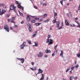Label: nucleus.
Segmentation results:
<instances>
[{
  "mask_svg": "<svg viewBox=\"0 0 80 80\" xmlns=\"http://www.w3.org/2000/svg\"><path fill=\"white\" fill-rule=\"evenodd\" d=\"M10 9L9 10V12H10L11 10H12L13 9L14 11L15 12H17V11L16 10V7H15L14 4H11L10 6Z\"/></svg>",
  "mask_w": 80,
  "mask_h": 80,
  "instance_id": "nucleus-1",
  "label": "nucleus"
},
{
  "mask_svg": "<svg viewBox=\"0 0 80 80\" xmlns=\"http://www.w3.org/2000/svg\"><path fill=\"white\" fill-rule=\"evenodd\" d=\"M15 4H18V8H21L23 11L24 10V7L23 6H21V4L20 3H19L18 1H16V2Z\"/></svg>",
  "mask_w": 80,
  "mask_h": 80,
  "instance_id": "nucleus-2",
  "label": "nucleus"
},
{
  "mask_svg": "<svg viewBox=\"0 0 80 80\" xmlns=\"http://www.w3.org/2000/svg\"><path fill=\"white\" fill-rule=\"evenodd\" d=\"M15 17H12V18L11 19H8V22H14L15 24V22H14V20L15 19Z\"/></svg>",
  "mask_w": 80,
  "mask_h": 80,
  "instance_id": "nucleus-3",
  "label": "nucleus"
},
{
  "mask_svg": "<svg viewBox=\"0 0 80 80\" xmlns=\"http://www.w3.org/2000/svg\"><path fill=\"white\" fill-rule=\"evenodd\" d=\"M26 42H24L22 44H21V45L20 46V48L21 49H23L24 47H26V46H28V45H26Z\"/></svg>",
  "mask_w": 80,
  "mask_h": 80,
  "instance_id": "nucleus-4",
  "label": "nucleus"
},
{
  "mask_svg": "<svg viewBox=\"0 0 80 80\" xmlns=\"http://www.w3.org/2000/svg\"><path fill=\"white\" fill-rule=\"evenodd\" d=\"M6 12V9H2L1 12V10H0V15H2L3 14H4V13H5Z\"/></svg>",
  "mask_w": 80,
  "mask_h": 80,
  "instance_id": "nucleus-5",
  "label": "nucleus"
},
{
  "mask_svg": "<svg viewBox=\"0 0 80 80\" xmlns=\"http://www.w3.org/2000/svg\"><path fill=\"white\" fill-rule=\"evenodd\" d=\"M35 19L36 20L38 19V22H41V21H43V18H41L40 19L39 18H35Z\"/></svg>",
  "mask_w": 80,
  "mask_h": 80,
  "instance_id": "nucleus-6",
  "label": "nucleus"
},
{
  "mask_svg": "<svg viewBox=\"0 0 80 80\" xmlns=\"http://www.w3.org/2000/svg\"><path fill=\"white\" fill-rule=\"evenodd\" d=\"M4 29L7 31L8 32H9V28L8 26H4Z\"/></svg>",
  "mask_w": 80,
  "mask_h": 80,
  "instance_id": "nucleus-7",
  "label": "nucleus"
},
{
  "mask_svg": "<svg viewBox=\"0 0 80 80\" xmlns=\"http://www.w3.org/2000/svg\"><path fill=\"white\" fill-rule=\"evenodd\" d=\"M50 41L48 45H52V44H53V42H54L53 40H52V39H50Z\"/></svg>",
  "mask_w": 80,
  "mask_h": 80,
  "instance_id": "nucleus-8",
  "label": "nucleus"
},
{
  "mask_svg": "<svg viewBox=\"0 0 80 80\" xmlns=\"http://www.w3.org/2000/svg\"><path fill=\"white\" fill-rule=\"evenodd\" d=\"M39 54L38 55V57H42L43 55V53H42V52H39Z\"/></svg>",
  "mask_w": 80,
  "mask_h": 80,
  "instance_id": "nucleus-9",
  "label": "nucleus"
},
{
  "mask_svg": "<svg viewBox=\"0 0 80 80\" xmlns=\"http://www.w3.org/2000/svg\"><path fill=\"white\" fill-rule=\"evenodd\" d=\"M17 59H18V60H20V61H21L22 63H24L25 61L24 58H17Z\"/></svg>",
  "mask_w": 80,
  "mask_h": 80,
  "instance_id": "nucleus-10",
  "label": "nucleus"
},
{
  "mask_svg": "<svg viewBox=\"0 0 80 80\" xmlns=\"http://www.w3.org/2000/svg\"><path fill=\"white\" fill-rule=\"evenodd\" d=\"M43 70H42L41 69V68H39L38 70V72L37 74H40V73H42V72H43Z\"/></svg>",
  "mask_w": 80,
  "mask_h": 80,
  "instance_id": "nucleus-11",
  "label": "nucleus"
},
{
  "mask_svg": "<svg viewBox=\"0 0 80 80\" xmlns=\"http://www.w3.org/2000/svg\"><path fill=\"white\" fill-rule=\"evenodd\" d=\"M31 18L29 15H27V21H30V20Z\"/></svg>",
  "mask_w": 80,
  "mask_h": 80,
  "instance_id": "nucleus-12",
  "label": "nucleus"
},
{
  "mask_svg": "<svg viewBox=\"0 0 80 80\" xmlns=\"http://www.w3.org/2000/svg\"><path fill=\"white\" fill-rule=\"evenodd\" d=\"M60 23V21H58V22H57L56 27H57V28H59L60 26H59Z\"/></svg>",
  "mask_w": 80,
  "mask_h": 80,
  "instance_id": "nucleus-13",
  "label": "nucleus"
},
{
  "mask_svg": "<svg viewBox=\"0 0 80 80\" xmlns=\"http://www.w3.org/2000/svg\"><path fill=\"white\" fill-rule=\"evenodd\" d=\"M61 53L60 55V56H62V57L63 58V50H61Z\"/></svg>",
  "mask_w": 80,
  "mask_h": 80,
  "instance_id": "nucleus-14",
  "label": "nucleus"
},
{
  "mask_svg": "<svg viewBox=\"0 0 80 80\" xmlns=\"http://www.w3.org/2000/svg\"><path fill=\"white\" fill-rule=\"evenodd\" d=\"M45 52L46 53H51V50H45Z\"/></svg>",
  "mask_w": 80,
  "mask_h": 80,
  "instance_id": "nucleus-15",
  "label": "nucleus"
},
{
  "mask_svg": "<svg viewBox=\"0 0 80 80\" xmlns=\"http://www.w3.org/2000/svg\"><path fill=\"white\" fill-rule=\"evenodd\" d=\"M57 14L56 13V12H54V19H55L56 21L57 19Z\"/></svg>",
  "mask_w": 80,
  "mask_h": 80,
  "instance_id": "nucleus-16",
  "label": "nucleus"
},
{
  "mask_svg": "<svg viewBox=\"0 0 80 80\" xmlns=\"http://www.w3.org/2000/svg\"><path fill=\"white\" fill-rule=\"evenodd\" d=\"M37 68V67H34L33 68H30L31 70H32L34 71V70H36Z\"/></svg>",
  "mask_w": 80,
  "mask_h": 80,
  "instance_id": "nucleus-17",
  "label": "nucleus"
},
{
  "mask_svg": "<svg viewBox=\"0 0 80 80\" xmlns=\"http://www.w3.org/2000/svg\"><path fill=\"white\" fill-rule=\"evenodd\" d=\"M75 22H76L77 24H78V25L77 26V27L80 28V24L78 21H75Z\"/></svg>",
  "mask_w": 80,
  "mask_h": 80,
  "instance_id": "nucleus-18",
  "label": "nucleus"
},
{
  "mask_svg": "<svg viewBox=\"0 0 80 80\" xmlns=\"http://www.w3.org/2000/svg\"><path fill=\"white\" fill-rule=\"evenodd\" d=\"M44 78V74H42V77L41 78L40 80H43Z\"/></svg>",
  "mask_w": 80,
  "mask_h": 80,
  "instance_id": "nucleus-19",
  "label": "nucleus"
},
{
  "mask_svg": "<svg viewBox=\"0 0 80 80\" xmlns=\"http://www.w3.org/2000/svg\"><path fill=\"white\" fill-rule=\"evenodd\" d=\"M65 23L66 25H67L68 26L69 25V23L68 22L67 19H65Z\"/></svg>",
  "mask_w": 80,
  "mask_h": 80,
  "instance_id": "nucleus-20",
  "label": "nucleus"
},
{
  "mask_svg": "<svg viewBox=\"0 0 80 80\" xmlns=\"http://www.w3.org/2000/svg\"><path fill=\"white\" fill-rule=\"evenodd\" d=\"M27 42L29 43V44H30V45L32 44L31 41H30V40H27Z\"/></svg>",
  "mask_w": 80,
  "mask_h": 80,
  "instance_id": "nucleus-21",
  "label": "nucleus"
},
{
  "mask_svg": "<svg viewBox=\"0 0 80 80\" xmlns=\"http://www.w3.org/2000/svg\"><path fill=\"white\" fill-rule=\"evenodd\" d=\"M34 44H35V46L36 47H37L38 46V43L37 42H36V41H35Z\"/></svg>",
  "mask_w": 80,
  "mask_h": 80,
  "instance_id": "nucleus-22",
  "label": "nucleus"
},
{
  "mask_svg": "<svg viewBox=\"0 0 80 80\" xmlns=\"http://www.w3.org/2000/svg\"><path fill=\"white\" fill-rule=\"evenodd\" d=\"M5 6V5L4 4H3L2 3H1L0 4V6L3 7V6Z\"/></svg>",
  "mask_w": 80,
  "mask_h": 80,
  "instance_id": "nucleus-23",
  "label": "nucleus"
},
{
  "mask_svg": "<svg viewBox=\"0 0 80 80\" xmlns=\"http://www.w3.org/2000/svg\"><path fill=\"white\" fill-rule=\"evenodd\" d=\"M70 26H72L73 27H75V26H76V25H75V24H70Z\"/></svg>",
  "mask_w": 80,
  "mask_h": 80,
  "instance_id": "nucleus-24",
  "label": "nucleus"
},
{
  "mask_svg": "<svg viewBox=\"0 0 80 80\" xmlns=\"http://www.w3.org/2000/svg\"><path fill=\"white\" fill-rule=\"evenodd\" d=\"M63 0H62L61 1H60V3H61V4H62V6H63Z\"/></svg>",
  "mask_w": 80,
  "mask_h": 80,
  "instance_id": "nucleus-25",
  "label": "nucleus"
},
{
  "mask_svg": "<svg viewBox=\"0 0 80 80\" xmlns=\"http://www.w3.org/2000/svg\"><path fill=\"white\" fill-rule=\"evenodd\" d=\"M58 47V45H57V44H56V45L55 46L54 48V50H56V49Z\"/></svg>",
  "mask_w": 80,
  "mask_h": 80,
  "instance_id": "nucleus-26",
  "label": "nucleus"
},
{
  "mask_svg": "<svg viewBox=\"0 0 80 80\" xmlns=\"http://www.w3.org/2000/svg\"><path fill=\"white\" fill-rule=\"evenodd\" d=\"M47 43H49L50 42V39L48 38V39H47Z\"/></svg>",
  "mask_w": 80,
  "mask_h": 80,
  "instance_id": "nucleus-27",
  "label": "nucleus"
},
{
  "mask_svg": "<svg viewBox=\"0 0 80 80\" xmlns=\"http://www.w3.org/2000/svg\"><path fill=\"white\" fill-rule=\"evenodd\" d=\"M41 23H35V24L37 25V26H38V25H40V24H41Z\"/></svg>",
  "mask_w": 80,
  "mask_h": 80,
  "instance_id": "nucleus-28",
  "label": "nucleus"
},
{
  "mask_svg": "<svg viewBox=\"0 0 80 80\" xmlns=\"http://www.w3.org/2000/svg\"><path fill=\"white\" fill-rule=\"evenodd\" d=\"M29 31H31V25L30 24V26H29Z\"/></svg>",
  "mask_w": 80,
  "mask_h": 80,
  "instance_id": "nucleus-29",
  "label": "nucleus"
},
{
  "mask_svg": "<svg viewBox=\"0 0 80 80\" xmlns=\"http://www.w3.org/2000/svg\"><path fill=\"white\" fill-rule=\"evenodd\" d=\"M73 77H74L73 76L71 77H70V80H72V79H73Z\"/></svg>",
  "mask_w": 80,
  "mask_h": 80,
  "instance_id": "nucleus-30",
  "label": "nucleus"
},
{
  "mask_svg": "<svg viewBox=\"0 0 80 80\" xmlns=\"http://www.w3.org/2000/svg\"><path fill=\"white\" fill-rule=\"evenodd\" d=\"M51 37V35H50V34H48V38H50V37Z\"/></svg>",
  "mask_w": 80,
  "mask_h": 80,
  "instance_id": "nucleus-31",
  "label": "nucleus"
},
{
  "mask_svg": "<svg viewBox=\"0 0 80 80\" xmlns=\"http://www.w3.org/2000/svg\"><path fill=\"white\" fill-rule=\"evenodd\" d=\"M56 19H54L53 21V22L54 23H56Z\"/></svg>",
  "mask_w": 80,
  "mask_h": 80,
  "instance_id": "nucleus-32",
  "label": "nucleus"
},
{
  "mask_svg": "<svg viewBox=\"0 0 80 80\" xmlns=\"http://www.w3.org/2000/svg\"><path fill=\"white\" fill-rule=\"evenodd\" d=\"M49 21V19H47V20H46L45 21V22H48Z\"/></svg>",
  "mask_w": 80,
  "mask_h": 80,
  "instance_id": "nucleus-33",
  "label": "nucleus"
},
{
  "mask_svg": "<svg viewBox=\"0 0 80 80\" xmlns=\"http://www.w3.org/2000/svg\"><path fill=\"white\" fill-rule=\"evenodd\" d=\"M47 14H44V18H45L46 17H47Z\"/></svg>",
  "mask_w": 80,
  "mask_h": 80,
  "instance_id": "nucleus-34",
  "label": "nucleus"
},
{
  "mask_svg": "<svg viewBox=\"0 0 80 80\" xmlns=\"http://www.w3.org/2000/svg\"><path fill=\"white\" fill-rule=\"evenodd\" d=\"M27 24L29 28L30 26V23H29V22H28Z\"/></svg>",
  "mask_w": 80,
  "mask_h": 80,
  "instance_id": "nucleus-35",
  "label": "nucleus"
},
{
  "mask_svg": "<svg viewBox=\"0 0 80 80\" xmlns=\"http://www.w3.org/2000/svg\"><path fill=\"white\" fill-rule=\"evenodd\" d=\"M77 56H78V57L79 58H80V53H78V54H77Z\"/></svg>",
  "mask_w": 80,
  "mask_h": 80,
  "instance_id": "nucleus-36",
  "label": "nucleus"
},
{
  "mask_svg": "<svg viewBox=\"0 0 80 80\" xmlns=\"http://www.w3.org/2000/svg\"><path fill=\"white\" fill-rule=\"evenodd\" d=\"M61 25H62V27L63 26H64V23L63 21H62V23H61Z\"/></svg>",
  "mask_w": 80,
  "mask_h": 80,
  "instance_id": "nucleus-37",
  "label": "nucleus"
},
{
  "mask_svg": "<svg viewBox=\"0 0 80 80\" xmlns=\"http://www.w3.org/2000/svg\"><path fill=\"white\" fill-rule=\"evenodd\" d=\"M47 3H43L42 4L43 6H47Z\"/></svg>",
  "mask_w": 80,
  "mask_h": 80,
  "instance_id": "nucleus-38",
  "label": "nucleus"
},
{
  "mask_svg": "<svg viewBox=\"0 0 80 80\" xmlns=\"http://www.w3.org/2000/svg\"><path fill=\"white\" fill-rule=\"evenodd\" d=\"M31 22H32L35 23V20H32V21H31Z\"/></svg>",
  "mask_w": 80,
  "mask_h": 80,
  "instance_id": "nucleus-39",
  "label": "nucleus"
},
{
  "mask_svg": "<svg viewBox=\"0 0 80 80\" xmlns=\"http://www.w3.org/2000/svg\"><path fill=\"white\" fill-rule=\"evenodd\" d=\"M75 67L76 68H78L79 67L78 65H76V66Z\"/></svg>",
  "mask_w": 80,
  "mask_h": 80,
  "instance_id": "nucleus-40",
  "label": "nucleus"
},
{
  "mask_svg": "<svg viewBox=\"0 0 80 80\" xmlns=\"http://www.w3.org/2000/svg\"><path fill=\"white\" fill-rule=\"evenodd\" d=\"M62 26H61L58 28V29H62Z\"/></svg>",
  "mask_w": 80,
  "mask_h": 80,
  "instance_id": "nucleus-41",
  "label": "nucleus"
},
{
  "mask_svg": "<svg viewBox=\"0 0 80 80\" xmlns=\"http://www.w3.org/2000/svg\"><path fill=\"white\" fill-rule=\"evenodd\" d=\"M9 16H10V14H7V15L6 17H8V18Z\"/></svg>",
  "mask_w": 80,
  "mask_h": 80,
  "instance_id": "nucleus-42",
  "label": "nucleus"
},
{
  "mask_svg": "<svg viewBox=\"0 0 80 80\" xmlns=\"http://www.w3.org/2000/svg\"><path fill=\"white\" fill-rule=\"evenodd\" d=\"M74 68H75V67H72L71 68L72 71V70H73V69H74Z\"/></svg>",
  "mask_w": 80,
  "mask_h": 80,
  "instance_id": "nucleus-43",
  "label": "nucleus"
},
{
  "mask_svg": "<svg viewBox=\"0 0 80 80\" xmlns=\"http://www.w3.org/2000/svg\"><path fill=\"white\" fill-rule=\"evenodd\" d=\"M36 35V34H34L32 36L33 37H35Z\"/></svg>",
  "mask_w": 80,
  "mask_h": 80,
  "instance_id": "nucleus-44",
  "label": "nucleus"
},
{
  "mask_svg": "<svg viewBox=\"0 0 80 80\" xmlns=\"http://www.w3.org/2000/svg\"><path fill=\"white\" fill-rule=\"evenodd\" d=\"M58 51L57 50V49H56L55 50V52H56V53H57Z\"/></svg>",
  "mask_w": 80,
  "mask_h": 80,
  "instance_id": "nucleus-45",
  "label": "nucleus"
},
{
  "mask_svg": "<svg viewBox=\"0 0 80 80\" xmlns=\"http://www.w3.org/2000/svg\"><path fill=\"white\" fill-rule=\"evenodd\" d=\"M69 70H70V69H67L66 70V72H68V71H69Z\"/></svg>",
  "mask_w": 80,
  "mask_h": 80,
  "instance_id": "nucleus-46",
  "label": "nucleus"
},
{
  "mask_svg": "<svg viewBox=\"0 0 80 80\" xmlns=\"http://www.w3.org/2000/svg\"><path fill=\"white\" fill-rule=\"evenodd\" d=\"M34 8H35L36 9H38V8L37 6H34Z\"/></svg>",
  "mask_w": 80,
  "mask_h": 80,
  "instance_id": "nucleus-47",
  "label": "nucleus"
},
{
  "mask_svg": "<svg viewBox=\"0 0 80 80\" xmlns=\"http://www.w3.org/2000/svg\"><path fill=\"white\" fill-rule=\"evenodd\" d=\"M78 77H75L74 78V80H76V79H77Z\"/></svg>",
  "mask_w": 80,
  "mask_h": 80,
  "instance_id": "nucleus-48",
  "label": "nucleus"
},
{
  "mask_svg": "<svg viewBox=\"0 0 80 80\" xmlns=\"http://www.w3.org/2000/svg\"><path fill=\"white\" fill-rule=\"evenodd\" d=\"M34 63L33 62H32V65H34Z\"/></svg>",
  "mask_w": 80,
  "mask_h": 80,
  "instance_id": "nucleus-49",
  "label": "nucleus"
},
{
  "mask_svg": "<svg viewBox=\"0 0 80 80\" xmlns=\"http://www.w3.org/2000/svg\"><path fill=\"white\" fill-rule=\"evenodd\" d=\"M44 57L45 58H47V57H48V55H45Z\"/></svg>",
  "mask_w": 80,
  "mask_h": 80,
  "instance_id": "nucleus-50",
  "label": "nucleus"
},
{
  "mask_svg": "<svg viewBox=\"0 0 80 80\" xmlns=\"http://www.w3.org/2000/svg\"><path fill=\"white\" fill-rule=\"evenodd\" d=\"M67 15L68 17H69V15L68 13H67Z\"/></svg>",
  "mask_w": 80,
  "mask_h": 80,
  "instance_id": "nucleus-51",
  "label": "nucleus"
},
{
  "mask_svg": "<svg viewBox=\"0 0 80 80\" xmlns=\"http://www.w3.org/2000/svg\"><path fill=\"white\" fill-rule=\"evenodd\" d=\"M14 27L15 28H16L17 27H18V25H16V24H15Z\"/></svg>",
  "mask_w": 80,
  "mask_h": 80,
  "instance_id": "nucleus-52",
  "label": "nucleus"
},
{
  "mask_svg": "<svg viewBox=\"0 0 80 80\" xmlns=\"http://www.w3.org/2000/svg\"><path fill=\"white\" fill-rule=\"evenodd\" d=\"M70 73L71 74H72V70L71 69V70L70 71Z\"/></svg>",
  "mask_w": 80,
  "mask_h": 80,
  "instance_id": "nucleus-53",
  "label": "nucleus"
},
{
  "mask_svg": "<svg viewBox=\"0 0 80 80\" xmlns=\"http://www.w3.org/2000/svg\"><path fill=\"white\" fill-rule=\"evenodd\" d=\"M78 9L79 10H80V4L79 6H78Z\"/></svg>",
  "mask_w": 80,
  "mask_h": 80,
  "instance_id": "nucleus-54",
  "label": "nucleus"
},
{
  "mask_svg": "<svg viewBox=\"0 0 80 80\" xmlns=\"http://www.w3.org/2000/svg\"><path fill=\"white\" fill-rule=\"evenodd\" d=\"M78 19V18H75V20H77Z\"/></svg>",
  "mask_w": 80,
  "mask_h": 80,
  "instance_id": "nucleus-55",
  "label": "nucleus"
},
{
  "mask_svg": "<svg viewBox=\"0 0 80 80\" xmlns=\"http://www.w3.org/2000/svg\"><path fill=\"white\" fill-rule=\"evenodd\" d=\"M24 21H21V23L22 24H23V23H24Z\"/></svg>",
  "mask_w": 80,
  "mask_h": 80,
  "instance_id": "nucleus-56",
  "label": "nucleus"
},
{
  "mask_svg": "<svg viewBox=\"0 0 80 80\" xmlns=\"http://www.w3.org/2000/svg\"><path fill=\"white\" fill-rule=\"evenodd\" d=\"M10 29L12 30V27L11 26V27H10Z\"/></svg>",
  "mask_w": 80,
  "mask_h": 80,
  "instance_id": "nucleus-57",
  "label": "nucleus"
},
{
  "mask_svg": "<svg viewBox=\"0 0 80 80\" xmlns=\"http://www.w3.org/2000/svg\"><path fill=\"white\" fill-rule=\"evenodd\" d=\"M54 53H52V57H54Z\"/></svg>",
  "mask_w": 80,
  "mask_h": 80,
  "instance_id": "nucleus-58",
  "label": "nucleus"
},
{
  "mask_svg": "<svg viewBox=\"0 0 80 80\" xmlns=\"http://www.w3.org/2000/svg\"><path fill=\"white\" fill-rule=\"evenodd\" d=\"M48 79H49L48 77H47L46 80H48Z\"/></svg>",
  "mask_w": 80,
  "mask_h": 80,
  "instance_id": "nucleus-59",
  "label": "nucleus"
},
{
  "mask_svg": "<svg viewBox=\"0 0 80 80\" xmlns=\"http://www.w3.org/2000/svg\"><path fill=\"white\" fill-rule=\"evenodd\" d=\"M75 65H76V64H77V62L76 61L75 62Z\"/></svg>",
  "mask_w": 80,
  "mask_h": 80,
  "instance_id": "nucleus-60",
  "label": "nucleus"
},
{
  "mask_svg": "<svg viewBox=\"0 0 80 80\" xmlns=\"http://www.w3.org/2000/svg\"><path fill=\"white\" fill-rule=\"evenodd\" d=\"M50 30H52V28L51 27L50 28Z\"/></svg>",
  "mask_w": 80,
  "mask_h": 80,
  "instance_id": "nucleus-61",
  "label": "nucleus"
},
{
  "mask_svg": "<svg viewBox=\"0 0 80 80\" xmlns=\"http://www.w3.org/2000/svg\"><path fill=\"white\" fill-rule=\"evenodd\" d=\"M70 16H72V14H70Z\"/></svg>",
  "mask_w": 80,
  "mask_h": 80,
  "instance_id": "nucleus-62",
  "label": "nucleus"
},
{
  "mask_svg": "<svg viewBox=\"0 0 80 80\" xmlns=\"http://www.w3.org/2000/svg\"><path fill=\"white\" fill-rule=\"evenodd\" d=\"M79 42H80V38H79Z\"/></svg>",
  "mask_w": 80,
  "mask_h": 80,
  "instance_id": "nucleus-63",
  "label": "nucleus"
},
{
  "mask_svg": "<svg viewBox=\"0 0 80 80\" xmlns=\"http://www.w3.org/2000/svg\"><path fill=\"white\" fill-rule=\"evenodd\" d=\"M70 3H68L67 4V5H68Z\"/></svg>",
  "mask_w": 80,
  "mask_h": 80,
  "instance_id": "nucleus-64",
  "label": "nucleus"
}]
</instances>
